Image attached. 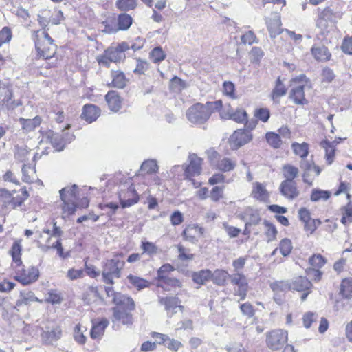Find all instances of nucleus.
<instances>
[{
    "instance_id": "nucleus-1",
    "label": "nucleus",
    "mask_w": 352,
    "mask_h": 352,
    "mask_svg": "<svg viewBox=\"0 0 352 352\" xmlns=\"http://www.w3.org/2000/svg\"><path fill=\"white\" fill-rule=\"evenodd\" d=\"M59 194L62 201L63 218L74 214L78 208H87L89 206V200L87 197H79L78 187L76 184L63 188Z\"/></svg>"
},
{
    "instance_id": "nucleus-2",
    "label": "nucleus",
    "mask_w": 352,
    "mask_h": 352,
    "mask_svg": "<svg viewBox=\"0 0 352 352\" xmlns=\"http://www.w3.org/2000/svg\"><path fill=\"white\" fill-rule=\"evenodd\" d=\"M32 39L38 58L47 60L56 55L57 45L45 28L34 30L32 33Z\"/></svg>"
},
{
    "instance_id": "nucleus-3",
    "label": "nucleus",
    "mask_w": 352,
    "mask_h": 352,
    "mask_svg": "<svg viewBox=\"0 0 352 352\" xmlns=\"http://www.w3.org/2000/svg\"><path fill=\"white\" fill-rule=\"evenodd\" d=\"M113 322L118 321L123 324H131L133 322L131 311L135 309V305L132 298L120 294H113Z\"/></svg>"
},
{
    "instance_id": "nucleus-4",
    "label": "nucleus",
    "mask_w": 352,
    "mask_h": 352,
    "mask_svg": "<svg viewBox=\"0 0 352 352\" xmlns=\"http://www.w3.org/2000/svg\"><path fill=\"white\" fill-rule=\"evenodd\" d=\"M221 108L222 101L220 100L207 102L206 104L197 102L188 109L186 116L190 123L201 125L209 120L212 112L219 111Z\"/></svg>"
},
{
    "instance_id": "nucleus-5",
    "label": "nucleus",
    "mask_w": 352,
    "mask_h": 352,
    "mask_svg": "<svg viewBox=\"0 0 352 352\" xmlns=\"http://www.w3.org/2000/svg\"><path fill=\"white\" fill-rule=\"evenodd\" d=\"M30 197V194L25 186H23L18 190H8L5 188H0V203L4 208H10L15 210L21 207Z\"/></svg>"
},
{
    "instance_id": "nucleus-6",
    "label": "nucleus",
    "mask_w": 352,
    "mask_h": 352,
    "mask_svg": "<svg viewBox=\"0 0 352 352\" xmlns=\"http://www.w3.org/2000/svg\"><path fill=\"white\" fill-rule=\"evenodd\" d=\"M13 278L23 286L36 282L40 277V271L37 266H25L23 261L20 263L11 265Z\"/></svg>"
},
{
    "instance_id": "nucleus-7",
    "label": "nucleus",
    "mask_w": 352,
    "mask_h": 352,
    "mask_svg": "<svg viewBox=\"0 0 352 352\" xmlns=\"http://www.w3.org/2000/svg\"><path fill=\"white\" fill-rule=\"evenodd\" d=\"M118 195L121 206L123 208L130 207L139 201V195L131 180L126 181L121 186Z\"/></svg>"
},
{
    "instance_id": "nucleus-8",
    "label": "nucleus",
    "mask_w": 352,
    "mask_h": 352,
    "mask_svg": "<svg viewBox=\"0 0 352 352\" xmlns=\"http://www.w3.org/2000/svg\"><path fill=\"white\" fill-rule=\"evenodd\" d=\"M22 104L20 100L14 98V93L8 85H0V111H12Z\"/></svg>"
},
{
    "instance_id": "nucleus-9",
    "label": "nucleus",
    "mask_w": 352,
    "mask_h": 352,
    "mask_svg": "<svg viewBox=\"0 0 352 352\" xmlns=\"http://www.w3.org/2000/svg\"><path fill=\"white\" fill-rule=\"evenodd\" d=\"M287 341V332L282 329H275L267 335V345L272 350L281 349Z\"/></svg>"
},
{
    "instance_id": "nucleus-10",
    "label": "nucleus",
    "mask_w": 352,
    "mask_h": 352,
    "mask_svg": "<svg viewBox=\"0 0 352 352\" xmlns=\"http://www.w3.org/2000/svg\"><path fill=\"white\" fill-rule=\"evenodd\" d=\"M300 167L303 170V182L309 185H312L314 177L318 176L321 172L319 166L315 165L313 162L307 160H301Z\"/></svg>"
},
{
    "instance_id": "nucleus-11",
    "label": "nucleus",
    "mask_w": 352,
    "mask_h": 352,
    "mask_svg": "<svg viewBox=\"0 0 352 352\" xmlns=\"http://www.w3.org/2000/svg\"><path fill=\"white\" fill-rule=\"evenodd\" d=\"M252 139V134L245 130L239 129L235 131L229 138V143L232 148L238 149L244 144L250 142Z\"/></svg>"
},
{
    "instance_id": "nucleus-12",
    "label": "nucleus",
    "mask_w": 352,
    "mask_h": 352,
    "mask_svg": "<svg viewBox=\"0 0 352 352\" xmlns=\"http://www.w3.org/2000/svg\"><path fill=\"white\" fill-rule=\"evenodd\" d=\"M336 14L329 7L325 8L320 12L316 21V27L320 29V34L324 35L328 32V22H333L336 20Z\"/></svg>"
},
{
    "instance_id": "nucleus-13",
    "label": "nucleus",
    "mask_w": 352,
    "mask_h": 352,
    "mask_svg": "<svg viewBox=\"0 0 352 352\" xmlns=\"http://www.w3.org/2000/svg\"><path fill=\"white\" fill-rule=\"evenodd\" d=\"M230 278L232 285L238 286L236 295L240 296V300H244L246 297L248 288V283L245 276L241 272H237L230 275Z\"/></svg>"
},
{
    "instance_id": "nucleus-14",
    "label": "nucleus",
    "mask_w": 352,
    "mask_h": 352,
    "mask_svg": "<svg viewBox=\"0 0 352 352\" xmlns=\"http://www.w3.org/2000/svg\"><path fill=\"white\" fill-rule=\"evenodd\" d=\"M189 164L186 167L184 175L187 179L197 176L201 172L202 160L196 154H190L188 157Z\"/></svg>"
},
{
    "instance_id": "nucleus-15",
    "label": "nucleus",
    "mask_w": 352,
    "mask_h": 352,
    "mask_svg": "<svg viewBox=\"0 0 352 352\" xmlns=\"http://www.w3.org/2000/svg\"><path fill=\"white\" fill-rule=\"evenodd\" d=\"M32 302H41L34 294L32 291H21L19 294V298L16 301V304L11 305L10 311L18 310L17 307L23 305H28Z\"/></svg>"
},
{
    "instance_id": "nucleus-16",
    "label": "nucleus",
    "mask_w": 352,
    "mask_h": 352,
    "mask_svg": "<svg viewBox=\"0 0 352 352\" xmlns=\"http://www.w3.org/2000/svg\"><path fill=\"white\" fill-rule=\"evenodd\" d=\"M100 115V109L92 104H85L82 109L80 118L87 123L96 121Z\"/></svg>"
},
{
    "instance_id": "nucleus-17",
    "label": "nucleus",
    "mask_w": 352,
    "mask_h": 352,
    "mask_svg": "<svg viewBox=\"0 0 352 352\" xmlns=\"http://www.w3.org/2000/svg\"><path fill=\"white\" fill-rule=\"evenodd\" d=\"M279 189L281 195L289 200H293L299 195L295 182L283 181Z\"/></svg>"
},
{
    "instance_id": "nucleus-18",
    "label": "nucleus",
    "mask_w": 352,
    "mask_h": 352,
    "mask_svg": "<svg viewBox=\"0 0 352 352\" xmlns=\"http://www.w3.org/2000/svg\"><path fill=\"white\" fill-rule=\"evenodd\" d=\"M133 23L132 17L126 13H122L118 15L117 19V23L113 27H111V33H116L118 31H125L129 29Z\"/></svg>"
},
{
    "instance_id": "nucleus-19",
    "label": "nucleus",
    "mask_w": 352,
    "mask_h": 352,
    "mask_svg": "<svg viewBox=\"0 0 352 352\" xmlns=\"http://www.w3.org/2000/svg\"><path fill=\"white\" fill-rule=\"evenodd\" d=\"M19 122L21 125L22 130L25 133H30L41 125L42 118L39 116H36L32 119L20 118Z\"/></svg>"
},
{
    "instance_id": "nucleus-20",
    "label": "nucleus",
    "mask_w": 352,
    "mask_h": 352,
    "mask_svg": "<svg viewBox=\"0 0 352 352\" xmlns=\"http://www.w3.org/2000/svg\"><path fill=\"white\" fill-rule=\"evenodd\" d=\"M265 22L272 38H275L282 32L280 19L277 13L274 14L273 19H266Z\"/></svg>"
},
{
    "instance_id": "nucleus-21",
    "label": "nucleus",
    "mask_w": 352,
    "mask_h": 352,
    "mask_svg": "<svg viewBox=\"0 0 352 352\" xmlns=\"http://www.w3.org/2000/svg\"><path fill=\"white\" fill-rule=\"evenodd\" d=\"M311 52L314 58L318 61L325 62L330 60L331 54L324 45H314L311 49Z\"/></svg>"
},
{
    "instance_id": "nucleus-22",
    "label": "nucleus",
    "mask_w": 352,
    "mask_h": 352,
    "mask_svg": "<svg viewBox=\"0 0 352 352\" xmlns=\"http://www.w3.org/2000/svg\"><path fill=\"white\" fill-rule=\"evenodd\" d=\"M92 323L90 331L91 338L94 340L100 339L109 324V321L107 319H102L100 321H93Z\"/></svg>"
},
{
    "instance_id": "nucleus-23",
    "label": "nucleus",
    "mask_w": 352,
    "mask_h": 352,
    "mask_svg": "<svg viewBox=\"0 0 352 352\" xmlns=\"http://www.w3.org/2000/svg\"><path fill=\"white\" fill-rule=\"evenodd\" d=\"M130 47L126 42H122L118 44L113 51L111 50V62L120 63L126 58L125 52L129 50Z\"/></svg>"
},
{
    "instance_id": "nucleus-24",
    "label": "nucleus",
    "mask_w": 352,
    "mask_h": 352,
    "mask_svg": "<svg viewBox=\"0 0 352 352\" xmlns=\"http://www.w3.org/2000/svg\"><path fill=\"white\" fill-rule=\"evenodd\" d=\"M9 254L12 257L11 265H15L22 262V239L15 240L10 249L9 250Z\"/></svg>"
},
{
    "instance_id": "nucleus-25",
    "label": "nucleus",
    "mask_w": 352,
    "mask_h": 352,
    "mask_svg": "<svg viewBox=\"0 0 352 352\" xmlns=\"http://www.w3.org/2000/svg\"><path fill=\"white\" fill-rule=\"evenodd\" d=\"M305 85H298L291 89L289 98L296 104H305L307 103V100L305 96Z\"/></svg>"
},
{
    "instance_id": "nucleus-26",
    "label": "nucleus",
    "mask_w": 352,
    "mask_h": 352,
    "mask_svg": "<svg viewBox=\"0 0 352 352\" xmlns=\"http://www.w3.org/2000/svg\"><path fill=\"white\" fill-rule=\"evenodd\" d=\"M43 340L47 344H52L54 341H57L62 336V329L60 326L56 325L50 330H47L43 332L42 335Z\"/></svg>"
},
{
    "instance_id": "nucleus-27",
    "label": "nucleus",
    "mask_w": 352,
    "mask_h": 352,
    "mask_svg": "<svg viewBox=\"0 0 352 352\" xmlns=\"http://www.w3.org/2000/svg\"><path fill=\"white\" fill-rule=\"evenodd\" d=\"M289 285L290 289L298 292L309 290L312 287L311 283L306 277L301 276L295 278Z\"/></svg>"
},
{
    "instance_id": "nucleus-28",
    "label": "nucleus",
    "mask_w": 352,
    "mask_h": 352,
    "mask_svg": "<svg viewBox=\"0 0 352 352\" xmlns=\"http://www.w3.org/2000/svg\"><path fill=\"white\" fill-rule=\"evenodd\" d=\"M251 195L254 198L261 201H265L269 197L265 186L259 182H254L253 184Z\"/></svg>"
},
{
    "instance_id": "nucleus-29",
    "label": "nucleus",
    "mask_w": 352,
    "mask_h": 352,
    "mask_svg": "<svg viewBox=\"0 0 352 352\" xmlns=\"http://www.w3.org/2000/svg\"><path fill=\"white\" fill-rule=\"evenodd\" d=\"M51 239L52 236H50L47 241V243L42 247L44 250H49L50 249L56 250V254L58 255V256L63 258H66L69 256V252H64L60 239H57L52 243H50V241Z\"/></svg>"
},
{
    "instance_id": "nucleus-30",
    "label": "nucleus",
    "mask_w": 352,
    "mask_h": 352,
    "mask_svg": "<svg viewBox=\"0 0 352 352\" xmlns=\"http://www.w3.org/2000/svg\"><path fill=\"white\" fill-rule=\"evenodd\" d=\"M157 287H162L166 291H170L173 288L182 287L181 281L175 278L166 276L157 280Z\"/></svg>"
},
{
    "instance_id": "nucleus-31",
    "label": "nucleus",
    "mask_w": 352,
    "mask_h": 352,
    "mask_svg": "<svg viewBox=\"0 0 352 352\" xmlns=\"http://www.w3.org/2000/svg\"><path fill=\"white\" fill-rule=\"evenodd\" d=\"M160 304L164 305L165 309L166 311L175 310L178 308L181 311H182L184 307L180 305V300L177 297H166L162 298L160 297L159 298Z\"/></svg>"
},
{
    "instance_id": "nucleus-32",
    "label": "nucleus",
    "mask_w": 352,
    "mask_h": 352,
    "mask_svg": "<svg viewBox=\"0 0 352 352\" xmlns=\"http://www.w3.org/2000/svg\"><path fill=\"white\" fill-rule=\"evenodd\" d=\"M202 229L198 226H188L183 231V236L186 241H188L192 243L197 241V235H201L202 234Z\"/></svg>"
},
{
    "instance_id": "nucleus-33",
    "label": "nucleus",
    "mask_w": 352,
    "mask_h": 352,
    "mask_svg": "<svg viewBox=\"0 0 352 352\" xmlns=\"http://www.w3.org/2000/svg\"><path fill=\"white\" fill-rule=\"evenodd\" d=\"M223 119H230L235 121L238 123H247L248 122V114L244 109H238L234 113L232 114H223Z\"/></svg>"
},
{
    "instance_id": "nucleus-34",
    "label": "nucleus",
    "mask_w": 352,
    "mask_h": 352,
    "mask_svg": "<svg viewBox=\"0 0 352 352\" xmlns=\"http://www.w3.org/2000/svg\"><path fill=\"white\" fill-rule=\"evenodd\" d=\"M320 146L325 150V156L329 164H331L333 160L335 152V142H329L327 140L322 141L320 144Z\"/></svg>"
},
{
    "instance_id": "nucleus-35",
    "label": "nucleus",
    "mask_w": 352,
    "mask_h": 352,
    "mask_svg": "<svg viewBox=\"0 0 352 352\" xmlns=\"http://www.w3.org/2000/svg\"><path fill=\"white\" fill-rule=\"evenodd\" d=\"M282 173L285 178L284 181L294 182V179L298 175V168L291 165L285 164L283 166Z\"/></svg>"
},
{
    "instance_id": "nucleus-36",
    "label": "nucleus",
    "mask_w": 352,
    "mask_h": 352,
    "mask_svg": "<svg viewBox=\"0 0 352 352\" xmlns=\"http://www.w3.org/2000/svg\"><path fill=\"white\" fill-rule=\"evenodd\" d=\"M230 274L227 271L223 270H216L213 273L212 272L211 278L214 284L218 285H224L228 278H230Z\"/></svg>"
},
{
    "instance_id": "nucleus-37",
    "label": "nucleus",
    "mask_w": 352,
    "mask_h": 352,
    "mask_svg": "<svg viewBox=\"0 0 352 352\" xmlns=\"http://www.w3.org/2000/svg\"><path fill=\"white\" fill-rule=\"evenodd\" d=\"M212 272L209 270H203L192 274V280L195 283L204 285L211 278Z\"/></svg>"
},
{
    "instance_id": "nucleus-38",
    "label": "nucleus",
    "mask_w": 352,
    "mask_h": 352,
    "mask_svg": "<svg viewBox=\"0 0 352 352\" xmlns=\"http://www.w3.org/2000/svg\"><path fill=\"white\" fill-rule=\"evenodd\" d=\"M111 76L113 77L111 85L119 89H122L126 86V79L122 72H116L114 74H111Z\"/></svg>"
},
{
    "instance_id": "nucleus-39",
    "label": "nucleus",
    "mask_w": 352,
    "mask_h": 352,
    "mask_svg": "<svg viewBox=\"0 0 352 352\" xmlns=\"http://www.w3.org/2000/svg\"><path fill=\"white\" fill-rule=\"evenodd\" d=\"M340 294L345 298L352 297V278L342 280L340 285Z\"/></svg>"
},
{
    "instance_id": "nucleus-40",
    "label": "nucleus",
    "mask_w": 352,
    "mask_h": 352,
    "mask_svg": "<svg viewBox=\"0 0 352 352\" xmlns=\"http://www.w3.org/2000/svg\"><path fill=\"white\" fill-rule=\"evenodd\" d=\"M12 36V30L10 27L5 26L0 30V47L3 45L9 44Z\"/></svg>"
},
{
    "instance_id": "nucleus-41",
    "label": "nucleus",
    "mask_w": 352,
    "mask_h": 352,
    "mask_svg": "<svg viewBox=\"0 0 352 352\" xmlns=\"http://www.w3.org/2000/svg\"><path fill=\"white\" fill-rule=\"evenodd\" d=\"M292 146L294 153L300 156L302 160L307 156L309 153V146L307 143L298 144L295 142L292 144Z\"/></svg>"
},
{
    "instance_id": "nucleus-42",
    "label": "nucleus",
    "mask_w": 352,
    "mask_h": 352,
    "mask_svg": "<svg viewBox=\"0 0 352 352\" xmlns=\"http://www.w3.org/2000/svg\"><path fill=\"white\" fill-rule=\"evenodd\" d=\"M127 278L129 280L130 283H131L138 290H141L149 286L148 281L142 278L131 274L129 275Z\"/></svg>"
},
{
    "instance_id": "nucleus-43",
    "label": "nucleus",
    "mask_w": 352,
    "mask_h": 352,
    "mask_svg": "<svg viewBox=\"0 0 352 352\" xmlns=\"http://www.w3.org/2000/svg\"><path fill=\"white\" fill-rule=\"evenodd\" d=\"M124 265V261L120 259L119 257L111 258V275L118 278L120 275V271Z\"/></svg>"
},
{
    "instance_id": "nucleus-44",
    "label": "nucleus",
    "mask_w": 352,
    "mask_h": 352,
    "mask_svg": "<svg viewBox=\"0 0 352 352\" xmlns=\"http://www.w3.org/2000/svg\"><path fill=\"white\" fill-rule=\"evenodd\" d=\"M136 0H117L116 6L121 11H128L136 7Z\"/></svg>"
},
{
    "instance_id": "nucleus-45",
    "label": "nucleus",
    "mask_w": 352,
    "mask_h": 352,
    "mask_svg": "<svg viewBox=\"0 0 352 352\" xmlns=\"http://www.w3.org/2000/svg\"><path fill=\"white\" fill-rule=\"evenodd\" d=\"M235 166L236 163L227 157L221 159L217 164V168L224 172L232 170Z\"/></svg>"
},
{
    "instance_id": "nucleus-46",
    "label": "nucleus",
    "mask_w": 352,
    "mask_h": 352,
    "mask_svg": "<svg viewBox=\"0 0 352 352\" xmlns=\"http://www.w3.org/2000/svg\"><path fill=\"white\" fill-rule=\"evenodd\" d=\"M287 89L278 78L276 81V86L273 89L272 97L274 100L286 94Z\"/></svg>"
},
{
    "instance_id": "nucleus-47",
    "label": "nucleus",
    "mask_w": 352,
    "mask_h": 352,
    "mask_svg": "<svg viewBox=\"0 0 352 352\" xmlns=\"http://www.w3.org/2000/svg\"><path fill=\"white\" fill-rule=\"evenodd\" d=\"M331 195L330 192L327 190L314 189L311 195V200L312 201H318L319 200H327Z\"/></svg>"
},
{
    "instance_id": "nucleus-48",
    "label": "nucleus",
    "mask_w": 352,
    "mask_h": 352,
    "mask_svg": "<svg viewBox=\"0 0 352 352\" xmlns=\"http://www.w3.org/2000/svg\"><path fill=\"white\" fill-rule=\"evenodd\" d=\"M157 170V162L153 160L144 161L141 166V170L146 173H156Z\"/></svg>"
},
{
    "instance_id": "nucleus-49",
    "label": "nucleus",
    "mask_w": 352,
    "mask_h": 352,
    "mask_svg": "<svg viewBox=\"0 0 352 352\" xmlns=\"http://www.w3.org/2000/svg\"><path fill=\"white\" fill-rule=\"evenodd\" d=\"M74 338L80 344H84L86 342L87 338L83 333L82 326L80 323L76 324L74 327Z\"/></svg>"
},
{
    "instance_id": "nucleus-50",
    "label": "nucleus",
    "mask_w": 352,
    "mask_h": 352,
    "mask_svg": "<svg viewBox=\"0 0 352 352\" xmlns=\"http://www.w3.org/2000/svg\"><path fill=\"white\" fill-rule=\"evenodd\" d=\"M292 248V243L290 239L285 238L280 241L279 249L283 256H288L291 253Z\"/></svg>"
},
{
    "instance_id": "nucleus-51",
    "label": "nucleus",
    "mask_w": 352,
    "mask_h": 352,
    "mask_svg": "<svg viewBox=\"0 0 352 352\" xmlns=\"http://www.w3.org/2000/svg\"><path fill=\"white\" fill-rule=\"evenodd\" d=\"M63 300L61 294L56 290H50L47 293V297L45 299L47 302L54 304H60Z\"/></svg>"
},
{
    "instance_id": "nucleus-52",
    "label": "nucleus",
    "mask_w": 352,
    "mask_h": 352,
    "mask_svg": "<svg viewBox=\"0 0 352 352\" xmlns=\"http://www.w3.org/2000/svg\"><path fill=\"white\" fill-rule=\"evenodd\" d=\"M270 287L274 292L276 293L290 289L289 283L284 280L273 282L270 283Z\"/></svg>"
},
{
    "instance_id": "nucleus-53",
    "label": "nucleus",
    "mask_w": 352,
    "mask_h": 352,
    "mask_svg": "<svg viewBox=\"0 0 352 352\" xmlns=\"http://www.w3.org/2000/svg\"><path fill=\"white\" fill-rule=\"evenodd\" d=\"M154 63H159L166 58V54L161 47H155L150 53Z\"/></svg>"
},
{
    "instance_id": "nucleus-54",
    "label": "nucleus",
    "mask_w": 352,
    "mask_h": 352,
    "mask_svg": "<svg viewBox=\"0 0 352 352\" xmlns=\"http://www.w3.org/2000/svg\"><path fill=\"white\" fill-rule=\"evenodd\" d=\"M23 181L25 183L31 184L34 182L33 175H35V171L30 167H26L24 165L22 168Z\"/></svg>"
},
{
    "instance_id": "nucleus-55",
    "label": "nucleus",
    "mask_w": 352,
    "mask_h": 352,
    "mask_svg": "<svg viewBox=\"0 0 352 352\" xmlns=\"http://www.w3.org/2000/svg\"><path fill=\"white\" fill-rule=\"evenodd\" d=\"M265 225L267 229L265 234L267 238V242H270L275 240L277 234V230L275 226L267 221L265 222Z\"/></svg>"
},
{
    "instance_id": "nucleus-56",
    "label": "nucleus",
    "mask_w": 352,
    "mask_h": 352,
    "mask_svg": "<svg viewBox=\"0 0 352 352\" xmlns=\"http://www.w3.org/2000/svg\"><path fill=\"white\" fill-rule=\"evenodd\" d=\"M267 142L274 148H278L281 144V140L278 134L274 133H267L266 134Z\"/></svg>"
},
{
    "instance_id": "nucleus-57",
    "label": "nucleus",
    "mask_w": 352,
    "mask_h": 352,
    "mask_svg": "<svg viewBox=\"0 0 352 352\" xmlns=\"http://www.w3.org/2000/svg\"><path fill=\"white\" fill-rule=\"evenodd\" d=\"M122 100L116 91H111V111L117 112L121 108Z\"/></svg>"
},
{
    "instance_id": "nucleus-58",
    "label": "nucleus",
    "mask_w": 352,
    "mask_h": 352,
    "mask_svg": "<svg viewBox=\"0 0 352 352\" xmlns=\"http://www.w3.org/2000/svg\"><path fill=\"white\" fill-rule=\"evenodd\" d=\"M309 263L313 267V268H320L322 267L324 263L325 260L323 256L320 254H314L309 258Z\"/></svg>"
},
{
    "instance_id": "nucleus-59",
    "label": "nucleus",
    "mask_w": 352,
    "mask_h": 352,
    "mask_svg": "<svg viewBox=\"0 0 352 352\" xmlns=\"http://www.w3.org/2000/svg\"><path fill=\"white\" fill-rule=\"evenodd\" d=\"M254 116L263 122H266L270 116V110L267 108H259L255 110Z\"/></svg>"
},
{
    "instance_id": "nucleus-60",
    "label": "nucleus",
    "mask_w": 352,
    "mask_h": 352,
    "mask_svg": "<svg viewBox=\"0 0 352 352\" xmlns=\"http://www.w3.org/2000/svg\"><path fill=\"white\" fill-rule=\"evenodd\" d=\"M179 255L178 258L181 261H191L194 258V254H190L189 250H186L181 245H177Z\"/></svg>"
},
{
    "instance_id": "nucleus-61",
    "label": "nucleus",
    "mask_w": 352,
    "mask_h": 352,
    "mask_svg": "<svg viewBox=\"0 0 352 352\" xmlns=\"http://www.w3.org/2000/svg\"><path fill=\"white\" fill-rule=\"evenodd\" d=\"M182 346V344L180 341L174 338H170L169 336H168L164 344V346L173 351H177Z\"/></svg>"
},
{
    "instance_id": "nucleus-62",
    "label": "nucleus",
    "mask_w": 352,
    "mask_h": 352,
    "mask_svg": "<svg viewBox=\"0 0 352 352\" xmlns=\"http://www.w3.org/2000/svg\"><path fill=\"white\" fill-rule=\"evenodd\" d=\"M83 276L84 270L82 269L77 270L75 268H70L67 272V277L71 280L81 278Z\"/></svg>"
},
{
    "instance_id": "nucleus-63",
    "label": "nucleus",
    "mask_w": 352,
    "mask_h": 352,
    "mask_svg": "<svg viewBox=\"0 0 352 352\" xmlns=\"http://www.w3.org/2000/svg\"><path fill=\"white\" fill-rule=\"evenodd\" d=\"M16 286L14 282L10 281L5 278L0 282V292L4 293H8L11 292Z\"/></svg>"
},
{
    "instance_id": "nucleus-64",
    "label": "nucleus",
    "mask_w": 352,
    "mask_h": 352,
    "mask_svg": "<svg viewBox=\"0 0 352 352\" xmlns=\"http://www.w3.org/2000/svg\"><path fill=\"white\" fill-rule=\"evenodd\" d=\"M341 222L343 224L352 222V206L348 205L344 208Z\"/></svg>"
}]
</instances>
